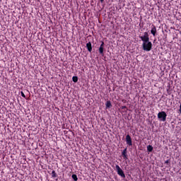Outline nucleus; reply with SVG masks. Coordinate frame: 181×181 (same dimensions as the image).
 <instances>
[{
    "mask_svg": "<svg viewBox=\"0 0 181 181\" xmlns=\"http://www.w3.org/2000/svg\"><path fill=\"white\" fill-rule=\"evenodd\" d=\"M21 95H22V97H23L24 98H25V93H23V92H21Z\"/></svg>",
    "mask_w": 181,
    "mask_h": 181,
    "instance_id": "nucleus-14",
    "label": "nucleus"
},
{
    "mask_svg": "<svg viewBox=\"0 0 181 181\" xmlns=\"http://www.w3.org/2000/svg\"><path fill=\"white\" fill-rule=\"evenodd\" d=\"M126 142L127 145H129L130 146H132V140L131 139V136L129 135L126 136Z\"/></svg>",
    "mask_w": 181,
    "mask_h": 181,
    "instance_id": "nucleus-5",
    "label": "nucleus"
},
{
    "mask_svg": "<svg viewBox=\"0 0 181 181\" xmlns=\"http://www.w3.org/2000/svg\"><path fill=\"white\" fill-rule=\"evenodd\" d=\"M125 151H127V149H125V150L122 152V155H123V156H124V158H125V156H126V155H125V153H126Z\"/></svg>",
    "mask_w": 181,
    "mask_h": 181,
    "instance_id": "nucleus-13",
    "label": "nucleus"
},
{
    "mask_svg": "<svg viewBox=\"0 0 181 181\" xmlns=\"http://www.w3.org/2000/svg\"><path fill=\"white\" fill-rule=\"evenodd\" d=\"M115 169L119 176H121L122 177H125V174H124V171H122V169H121L119 165H116Z\"/></svg>",
    "mask_w": 181,
    "mask_h": 181,
    "instance_id": "nucleus-4",
    "label": "nucleus"
},
{
    "mask_svg": "<svg viewBox=\"0 0 181 181\" xmlns=\"http://www.w3.org/2000/svg\"><path fill=\"white\" fill-rule=\"evenodd\" d=\"M143 49L146 52H151L152 49V42L148 41L147 42H143Z\"/></svg>",
    "mask_w": 181,
    "mask_h": 181,
    "instance_id": "nucleus-1",
    "label": "nucleus"
},
{
    "mask_svg": "<svg viewBox=\"0 0 181 181\" xmlns=\"http://www.w3.org/2000/svg\"><path fill=\"white\" fill-rule=\"evenodd\" d=\"M100 2H102V3H103L104 2V0H100Z\"/></svg>",
    "mask_w": 181,
    "mask_h": 181,
    "instance_id": "nucleus-16",
    "label": "nucleus"
},
{
    "mask_svg": "<svg viewBox=\"0 0 181 181\" xmlns=\"http://www.w3.org/2000/svg\"><path fill=\"white\" fill-rule=\"evenodd\" d=\"M72 80L74 83H77V81H78V78H77V76H73Z\"/></svg>",
    "mask_w": 181,
    "mask_h": 181,
    "instance_id": "nucleus-11",
    "label": "nucleus"
},
{
    "mask_svg": "<svg viewBox=\"0 0 181 181\" xmlns=\"http://www.w3.org/2000/svg\"><path fill=\"white\" fill-rule=\"evenodd\" d=\"M99 53H100V54H103V53H104V42H102L101 45L99 47Z\"/></svg>",
    "mask_w": 181,
    "mask_h": 181,
    "instance_id": "nucleus-6",
    "label": "nucleus"
},
{
    "mask_svg": "<svg viewBox=\"0 0 181 181\" xmlns=\"http://www.w3.org/2000/svg\"><path fill=\"white\" fill-rule=\"evenodd\" d=\"M140 39H141L143 43L149 42V35H148V33H144V36L140 37Z\"/></svg>",
    "mask_w": 181,
    "mask_h": 181,
    "instance_id": "nucleus-3",
    "label": "nucleus"
},
{
    "mask_svg": "<svg viewBox=\"0 0 181 181\" xmlns=\"http://www.w3.org/2000/svg\"><path fill=\"white\" fill-rule=\"evenodd\" d=\"M166 117H168V115H166V112H160L158 114V118L160 121H162L163 122H165L166 121Z\"/></svg>",
    "mask_w": 181,
    "mask_h": 181,
    "instance_id": "nucleus-2",
    "label": "nucleus"
},
{
    "mask_svg": "<svg viewBox=\"0 0 181 181\" xmlns=\"http://www.w3.org/2000/svg\"><path fill=\"white\" fill-rule=\"evenodd\" d=\"M86 47L88 50V52H91V50H93V48L91 47V42H88L86 44Z\"/></svg>",
    "mask_w": 181,
    "mask_h": 181,
    "instance_id": "nucleus-7",
    "label": "nucleus"
},
{
    "mask_svg": "<svg viewBox=\"0 0 181 181\" xmlns=\"http://www.w3.org/2000/svg\"><path fill=\"white\" fill-rule=\"evenodd\" d=\"M180 112L181 114V103H180Z\"/></svg>",
    "mask_w": 181,
    "mask_h": 181,
    "instance_id": "nucleus-15",
    "label": "nucleus"
},
{
    "mask_svg": "<svg viewBox=\"0 0 181 181\" xmlns=\"http://www.w3.org/2000/svg\"><path fill=\"white\" fill-rule=\"evenodd\" d=\"M111 102L107 101L106 102V108H111Z\"/></svg>",
    "mask_w": 181,
    "mask_h": 181,
    "instance_id": "nucleus-9",
    "label": "nucleus"
},
{
    "mask_svg": "<svg viewBox=\"0 0 181 181\" xmlns=\"http://www.w3.org/2000/svg\"><path fill=\"white\" fill-rule=\"evenodd\" d=\"M147 150L148 151V152H152V151H153V147H152V146H147Z\"/></svg>",
    "mask_w": 181,
    "mask_h": 181,
    "instance_id": "nucleus-10",
    "label": "nucleus"
},
{
    "mask_svg": "<svg viewBox=\"0 0 181 181\" xmlns=\"http://www.w3.org/2000/svg\"><path fill=\"white\" fill-rule=\"evenodd\" d=\"M53 176H54V171H52Z\"/></svg>",
    "mask_w": 181,
    "mask_h": 181,
    "instance_id": "nucleus-17",
    "label": "nucleus"
},
{
    "mask_svg": "<svg viewBox=\"0 0 181 181\" xmlns=\"http://www.w3.org/2000/svg\"><path fill=\"white\" fill-rule=\"evenodd\" d=\"M72 179H74V180H75V181H77L78 180L77 175H72Z\"/></svg>",
    "mask_w": 181,
    "mask_h": 181,
    "instance_id": "nucleus-12",
    "label": "nucleus"
},
{
    "mask_svg": "<svg viewBox=\"0 0 181 181\" xmlns=\"http://www.w3.org/2000/svg\"><path fill=\"white\" fill-rule=\"evenodd\" d=\"M151 33H152L153 35L155 36V35H156V27L152 28Z\"/></svg>",
    "mask_w": 181,
    "mask_h": 181,
    "instance_id": "nucleus-8",
    "label": "nucleus"
}]
</instances>
